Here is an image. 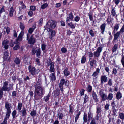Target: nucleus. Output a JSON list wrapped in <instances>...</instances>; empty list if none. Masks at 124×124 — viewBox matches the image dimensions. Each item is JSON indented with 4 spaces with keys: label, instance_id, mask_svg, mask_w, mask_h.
Listing matches in <instances>:
<instances>
[{
    "label": "nucleus",
    "instance_id": "obj_1",
    "mask_svg": "<svg viewBox=\"0 0 124 124\" xmlns=\"http://www.w3.org/2000/svg\"><path fill=\"white\" fill-rule=\"evenodd\" d=\"M35 95L34 97L36 100L40 99L44 95L45 93V88L42 85L41 83L38 81L34 86Z\"/></svg>",
    "mask_w": 124,
    "mask_h": 124
},
{
    "label": "nucleus",
    "instance_id": "obj_2",
    "mask_svg": "<svg viewBox=\"0 0 124 124\" xmlns=\"http://www.w3.org/2000/svg\"><path fill=\"white\" fill-rule=\"evenodd\" d=\"M56 26V23L52 20H49L44 26V30H46L48 31H50V29H54Z\"/></svg>",
    "mask_w": 124,
    "mask_h": 124
},
{
    "label": "nucleus",
    "instance_id": "obj_3",
    "mask_svg": "<svg viewBox=\"0 0 124 124\" xmlns=\"http://www.w3.org/2000/svg\"><path fill=\"white\" fill-rule=\"evenodd\" d=\"M8 82L5 81L4 82L3 85L2 87L0 89L3 91H6L8 92L10 90H13V85L11 84L9 85V86L8 87Z\"/></svg>",
    "mask_w": 124,
    "mask_h": 124
},
{
    "label": "nucleus",
    "instance_id": "obj_4",
    "mask_svg": "<svg viewBox=\"0 0 124 124\" xmlns=\"http://www.w3.org/2000/svg\"><path fill=\"white\" fill-rule=\"evenodd\" d=\"M29 72L32 75L34 76L39 72L40 70L39 69H36L35 68L31 65H30L28 67Z\"/></svg>",
    "mask_w": 124,
    "mask_h": 124
},
{
    "label": "nucleus",
    "instance_id": "obj_5",
    "mask_svg": "<svg viewBox=\"0 0 124 124\" xmlns=\"http://www.w3.org/2000/svg\"><path fill=\"white\" fill-rule=\"evenodd\" d=\"M30 35L28 34H27L26 39L28 40V43L31 45H33L35 43L36 40L33 37V35H31L30 38Z\"/></svg>",
    "mask_w": 124,
    "mask_h": 124
},
{
    "label": "nucleus",
    "instance_id": "obj_6",
    "mask_svg": "<svg viewBox=\"0 0 124 124\" xmlns=\"http://www.w3.org/2000/svg\"><path fill=\"white\" fill-rule=\"evenodd\" d=\"M99 95H100L101 99V102L104 101L107 99V94L103 91L101 90L99 93Z\"/></svg>",
    "mask_w": 124,
    "mask_h": 124
},
{
    "label": "nucleus",
    "instance_id": "obj_7",
    "mask_svg": "<svg viewBox=\"0 0 124 124\" xmlns=\"http://www.w3.org/2000/svg\"><path fill=\"white\" fill-rule=\"evenodd\" d=\"M102 47L100 46L97 49L96 51L93 53V56L94 57H98L100 55V53L102 50Z\"/></svg>",
    "mask_w": 124,
    "mask_h": 124
},
{
    "label": "nucleus",
    "instance_id": "obj_8",
    "mask_svg": "<svg viewBox=\"0 0 124 124\" xmlns=\"http://www.w3.org/2000/svg\"><path fill=\"white\" fill-rule=\"evenodd\" d=\"M67 82V81H65V79H62L60 80V82L59 84V87L62 92H63V86L64 84L65 85L67 86V85H66Z\"/></svg>",
    "mask_w": 124,
    "mask_h": 124
},
{
    "label": "nucleus",
    "instance_id": "obj_9",
    "mask_svg": "<svg viewBox=\"0 0 124 124\" xmlns=\"http://www.w3.org/2000/svg\"><path fill=\"white\" fill-rule=\"evenodd\" d=\"M47 66H50L49 69L50 72H54V63L50 61L47 62Z\"/></svg>",
    "mask_w": 124,
    "mask_h": 124
},
{
    "label": "nucleus",
    "instance_id": "obj_10",
    "mask_svg": "<svg viewBox=\"0 0 124 124\" xmlns=\"http://www.w3.org/2000/svg\"><path fill=\"white\" fill-rule=\"evenodd\" d=\"M111 105L112 107V109L113 112V114L114 115H116V113L117 110L116 109V108L117 107V106L115 105V101L113 100L111 102Z\"/></svg>",
    "mask_w": 124,
    "mask_h": 124
},
{
    "label": "nucleus",
    "instance_id": "obj_11",
    "mask_svg": "<svg viewBox=\"0 0 124 124\" xmlns=\"http://www.w3.org/2000/svg\"><path fill=\"white\" fill-rule=\"evenodd\" d=\"M24 34V32L23 31L21 32L16 41V43H18L22 40L23 36Z\"/></svg>",
    "mask_w": 124,
    "mask_h": 124
},
{
    "label": "nucleus",
    "instance_id": "obj_12",
    "mask_svg": "<svg viewBox=\"0 0 124 124\" xmlns=\"http://www.w3.org/2000/svg\"><path fill=\"white\" fill-rule=\"evenodd\" d=\"M9 42V41L6 39L4 40L2 42V45L5 49H7L8 48L9 46L8 44Z\"/></svg>",
    "mask_w": 124,
    "mask_h": 124
},
{
    "label": "nucleus",
    "instance_id": "obj_13",
    "mask_svg": "<svg viewBox=\"0 0 124 124\" xmlns=\"http://www.w3.org/2000/svg\"><path fill=\"white\" fill-rule=\"evenodd\" d=\"M92 95L93 97V99L97 103L98 102L99 100L97 98V95L96 94V93L93 90V91L92 92Z\"/></svg>",
    "mask_w": 124,
    "mask_h": 124
},
{
    "label": "nucleus",
    "instance_id": "obj_14",
    "mask_svg": "<svg viewBox=\"0 0 124 124\" xmlns=\"http://www.w3.org/2000/svg\"><path fill=\"white\" fill-rule=\"evenodd\" d=\"M101 84H103L104 82H107L108 78L105 75L101 76Z\"/></svg>",
    "mask_w": 124,
    "mask_h": 124
},
{
    "label": "nucleus",
    "instance_id": "obj_15",
    "mask_svg": "<svg viewBox=\"0 0 124 124\" xmlns=\"http://www.w3.org/2000/svg\"><path fill=\"white\" fill-rule=\"evenodd\" d=\"M97 111L96 113H97V115L96 116V118L97 117V120L98 119V114L100 113L101 111V106L100 105H98L97 106Z\"/></svg>",
    "mask_w": 124,
    "mask_h": 124
},
{
    "label": "nucleus",
    "instance_id": "obj_16",
    "mask_svg": "<svg viewBox=\"0 0 124 124\" xmlns=\"http://www.w3.org/2000/svg\"><path fill=\"white\" fill-rule=\"evenodd\" d=\"M60 90L59 89H56L55 90L53 93L54 94V97H56L59 96L60 94Z\"/></svg>",
    "mask_w": 124,
    "mask_h": 124
},
{
    "label": "nucleus",
    "instance_id": "obj_17",
    "mask_svg": "<svg viewBox=\"0 0 124 124\" xmlns=\"http://www.w3.org/2000/svg\"><path fill=\"white\" fill-rule=\"evenodd\" d=\"M15 12V11L14 9L13 6H12L10 9L9 11V15L10 17L13 16V14Z\"/></svg>",
    "mask_w": 124,
    "mask_h": 124
},
{
    "label": "nucleus",
    "instance_id": "obj_18",
    "mask_svg": "<svg viewBox=\"0 0 124 124\" xmlns=\"http://www.w3.org/2000/svg\"><path fill=\"white\" fill-rule=\"evenodd\" d=\"M87 115L88 118V121H90V120H92V119L93 118V114L90 111V110H89V111L87 113Z\"/></svg>",
    "mask_w": 124,
    "mask_h": 124
},
{
    "label": "nucleus",
    "instance_id": "obj_19",
    "mask_svg": "<svg viewBox=\"0 0 124 124\" xmlns=\"http://www.w3.org/2000/svg\"><path fill=\"white\" fill-rule=\"evenodd\" d=\"M73 16L71 13H70L69 14V17L67 18L66 21L67 22L70 21V20H72L73 19Z\"/></svg>",
    "mask_w": 124,
    "mask_h": 124
},
{
    "label": "nucleus",
    "instance_id": "obj_20",
    "mask_svg": "<svg viewBox=\"0 0 124 124\" xmlns=\"http://www.w3.org/2000/svg\"><path fill=\"white\" fill-rule=\"evenodd\" d=\"M122 97V94L120 91L118 92L116 94V97L117 100L121 99Z\"/></svg>",
    "mask_w": 124,
    "mask_h": 124
},
{
    "label": "nucleus",
    "instance_id": "obj_21",
    "mask_svg": "<svg viewBox=\"0 0 124 124\" xmlns=\"http://www.w3.org/2000/svg\"><path fill=\"white\" fill-rule=\"evenodd\" d=\"M49 32H50L51 34L49 37V38L52 39V37H54L55 35V31L53 30L50 29V31Z\"/></svg>",
    "mask_w": 124,
    "mask_h": 124
},
{
    "label": "nucleus",
    "instance_id": "obj_22",
    "mask_svg": "<svg viewBox=\"0 0 124 124\" xmlns=\"http://www.w3.org/2000/svg\"><path fill=\"white\" fill-rule=\"evenodd\" d=\"M120 34H121V33L119 31H118L114 35V40H116L120 36Z\"/></svg>",
    "mask_w": 124,
    "mask_h": 124
},
{
    "label": "nucleus",
    "instance_id": "obj_23",
    "mask_svg": "<svg viewBox=\"0 0 124 124\" xmlns=\"http://www.w3.org/2000/svg\"><path fill=\"white\" fill-rule=\"evenodd\" d=\"M106 24L105 23H104L101 24L100 26V28L101 30V33L103 34V32L105 31L106 26Z\"/></svg>",
    "mask_w": 124,
    "mask_h": 124
},
{
    "label": "nucleus",
    "instance_id": "obj_24",
    "mask_svg": "<svg viewBox=\"0 0 124 124\" xmlns=\"http://www.w3.org/2000/svg\"><path fill=\"white\" fill-rule=\"evenodd\" d=\"M113 20V18L111 17V16H108L106 22H107V23L109 24L110 23H112V21Z\"/></svg>",
    "mask_w": 124,
    "mask_h": 124
},
{
    "label": "nucleus",
    "instance_id": "obj_25",
    "mask_svg": "<svg viewBox=\"0 0 124 124\" xmlns=\"http://www.w3.org/2000/svg\"><path fill=\"white\" fill-rule=\"evenodd\" d=\"M70 110L69 111V113L72 114L74 111V106H73L71 105H70L69 106Z\"/></svg>",
    "mask_w": 124,
    "mask_h": 124
},
{
    "label": "nucleus",
    "instance_id": "obj_26",
    "mask_svg": "<svg viewBox=\"0 0 124 124\" xmlns=\"http://www.w3.org/2000/svg\"><path fill=\"white\" fill-rule=\"evenodd\" d=\"M64 116L63 113L61 112H58L57 113V117L60 120L62 119Z\"/></svg>",
    "mask_w": 124,
    "mask_h": 124
},
{
    "label": "nucleus",
    "instance_id": "obj_27",
    "mask_svg": "<svg viewBox=\"0 0 124 124\" xmlns=\"http://www.w3.org/2000/svg\"><path fill=\"white\" fill-rule=\"evenodd\" d=\"M95 60L94 59H92L91 58H89V62H90V65L92 67H93L94 64V62H96Z\"/></svg>",
    "mask_w": 124,
    "mask_h": 124
},
{
    "label": "nucleus",
    "instance_id": "obj_28",
    "mask_svg": "<svg viewBox=\"0 0 124 124\" xmlns=\"http://www.w3.org/2000/svg\"><path fill=\"white\" fill-rule=\"evenodd\" d=\"M64 75L65 76H67L70 74V72L69 71L68 69H66L63 71Z\"/></svg>",
    "mask_w": 124,
    "mask_h": 124
},
{
    "label": "nucleus",
    "instance_id": "obj_29",
    "mask_svg": "<svg viewBox=\"0 0 124 124\" xmlns=\"http://www.w3.org/2000/svg\"><path fill=\"white\" fill-rule=\"evenodd\" d=\"M19 112L22 113V116H25L27 114L25 108H23L22 110H21L20 112Z\"/></svg>",
    "mask_w": 124,
    "mask_h": 124
},
{
    "label": "nucleus",
    "instance_id": "obj_30",
    "mask_svg": "<svg viewBox=\"0 0 124 124\" xmlns=\"http://www.w3.org/2000/svg\"><path fill=\"white\" fill-rule=\"evenodd\" d=\"M83 119L84 122L86 123L87 121V116L86 113H84L83 115Z\"/></svg>",
    "mask_w": 124,
    "mask_h": 124
},
{
    "label": "nucleus",
    "instance_id": "obj_31",
    "mask_svg": "<svg viewBox=\"0 0 124 124\" xmlns=\"http://www.w3.org/2000/svg\"><path fill=\"white\" fill-rule=\"evenodd\" d=\"M22 106V104L20 102L18 103L17 107V109L18 110V112H21Z\"/></svg>",
    "mask_w": 124,
    "mask_h": 124
},
{
    "label": "nucleus",
    "instance_id": "obj_32",
    "mask_svg": "<svg viewBox=\"0 0 124 124\" xmlns=\"http://www.w3.org/2000/svg\"><path fill=\"white\" fill-rule=\"evenodd\" d=\"M50 77V79L52 81L55 80L56 79L55 75L54 73H52Z\"/></svg>",
    "mask_w": 124,
    "mask_h": 124
},
{
    "label": "nucleus",
    "instance_id": "obj_33",
    "mask_svg": "<svg viewBox=\"0 0 124 124\" xmlns=\"http://www.w3.org/2000/svg\"><path fill=\"white\" fill-rule=\"evenodd\" d=\"M113 94L111 93H109L107 96V99H108L109 100H111L113 98Z\"/></svg>",
    "mask_w": 124,
    "mask_h": 124
},
{
    "label": "nucleus",
    "instance_id": "obj_34",
    "mask_svg": "<svg viewBox=\"0 0 124 124\" xmlns=\"http://www.w3.org/2000/svg\"><path fill=\"white\" fill-rule=\"evenodd\" d=\"M118 117L122 120H124V113H120L119 114Z\"/></svg>",
    "mask_w": 124,
    "mask_h": 124
},
{
    "label": "nucleus",
    "instance_id": "obj_35",
    "mask_svg": "<svg viewBox=\"0 0 124 124\" xmlns=\"http://www.w3.org/2000/svg\"><path fill=\"white\" fill-rule=\"evenodd\" d=\"M119 28V24H118L116 23V24L114 27V30L113 31V32L115 33V30L116 31H117Z\"/></svg>",
    "mask_w": 124,
    "mask_h": 124
},
{
    "label": "nucleus",
    "instance_id": "obj_36",
    "mask_svg": "<svg viewBox=\"0 0 124 124\" xmlns=\"http://www.w3.org/2000/svg\"><path fill=\"white\" fill-rule=\"evenodd\" d=\"M41 53V51L40 48L38 49L36 51V55L38 57H39Z\"/></svg>",
    "mask_w": 124,
    "mask_h": 124
},
{
    "label": "nucleus",
    "instance_id": "obj_37",
    "mask_svg": "<svg viewBox=\"0 0 124 124\" xmlns=\"http://www.w3.org/2000/svg\"><path fill=\"white\" fill-rule=\"evenodd\" d=\"M50 95V94L49 93L47 96H45L44 98V100L46 102L48 101L49 100Z\"/></svg>",
    "mask_w": 124,
    "mask_h": 124
},
{
    "label": "nucleus",
    "instance_id": "obj_38",
    "mask_svg": "<svg viewBox=\"0 0 124 124\" xmlns=\"http://www.w3.org/2000/svg\"><path fill=\"white\" fill-rule=\"evenodd\" d=\"M8 53L7 51L5 52L3 56L4 59V60H6L8 58Z\"/></svg>",
    "mask_w": 124,
    "mask_h": 124
},
{
    "label": "nucleus",
    "instance_id": "obj_39",
    "mask_svg": "<svg viewBox=\"0 0 124 124\" xmlns=\"http://www.w3.org/2000/svg\"><path fill=\"white\" fill-rule=\"evenodd\" d=\"M118 47V45L117 44H115L113 47L112 51L114 52L116 51Z\"/></svg>",
    "mask_w": 124,
    "mask_h": 124
},
{
    "label": "nucleus",
    "instance_id": "obj_40",
    "mask_svg": "<svg viewBox=\"0 0 124 124\" xmlns=\"http://www.w3.org/2000/svg\"><path fill=\"white\" fill-rule=\"evenodd\" d=\"M14 62L17 64H19L20 63L19 59L16 57L15 60Z\"/></svg>",
    "mask_w": 124,
    "mask_h": 124
},
{
    "label": "nucleus",
    "instance_id": "obj_41",
    "mask_svg": "<svg viewBox=\"0 0 124 124\" xmlns=\"http://www.w3.org/2000/svg\"><path fill=\"white\" fill-rule=\"evenodd\" d=\"M31 115L33 117L35 116L36 114V111L33 110L31 111L30 113Z\"/></svg>",
    "mask_w": 124,
    "mask_h": 124
},
{
    "label": "nucleus",
    "instance_id": "obj_42",
    "mask_svg": "<svg viewBox=\"0 0 124 124\" xmlns=\"http://www.w3.org/2000/svg\"><path fill=\"white\" fill-rule=\"evenodd\" d=\"M20 3L21 6L19 7V9H21L26 8V7L23 4V2H21Z\"/></svg>",
    "mask_w": 124,
    "mask_h": 124
},
{
    "label": "nucleus",
    "instance_id": "obj_43",
    "mask_svg": "<svg viewBox=\"0 0 124 124\" xmlns=\"http://www.w3.org/2000/svg\"><path fill=\"white\" fill-rule=\"evenodd\" d=\"M108 84L109 86H111L112 85V80L111 79L109 78V79L108 82Z\"/></svg>",
    "mask_w": 124,
    "mask_h": 124
},
{
    "label": "nucleus",
    "instance_id": "obj_44",
    "mask_svg": "<svg viewBox=\"0 0 124 124\" xmlns=\"http://www.w3.org/2000/svg\"><path fill=\"white\" fill-rule=\"evenodd\" d=\"M80 114V112H79L76 115L75 118V122L76 123L78 119L79 118V116Z\"/></svg>",
    "mask_w": 124,
    "mask_h": 124
},
{
    "label": "nucleus",
    "instance_id": "obj_45",
    "mask_svg": "<svg viewBox=\"0 0 124 124\" xmlns=\"http://www.w3.org/2000/svg\"><path fill=\"white\" fill-rule=\"evenodd\" d=\"M48 6V4L47 3H44L41 6V9H44L46 8Z\"/></svg>",
    "mask_w": 124,
    "mask_h": 124
},
{
    "label": "nucleus",
    "instance_id": "obj_46",
    "mask_svg": "<svg viewBox=\"0 0 124 124\" xmlns=\"http://www.w3.org/2000/svg\"><path fill=\"white\" fill-rule=\"evenodd\" d=\"M35 27H34V28H30L28 30L29 32L31 34L33 31L35 29Z\"/></svg>",
    "mask_w": 124,
    "mask_h": 124
},
{
    "label": "nucleus",
    "instance_id": "obj_47",
    "mask_svg": "<svg viewBox=\"0 0 124 124\" xmlns=\"http://www.w3.org/2000/svg\"><path fill=\"white\" fill-rule=\"evenodd\" d=\"M88 100V97L86 94H85V97L84 99V103H86Z\"/></svg>",
    "mask_w": 124,
    "mask_h": 124
},
{
    "label": "nucleus",
    "instance_id": "obj_48",
    "mask_svg": "<svg viewBox=\"0 0 124 124\" xmlns=\"http://www.w3.org/2000/svg\"><path fill=\"white\" fill-rule=\"evenodd\" d=\"M111 12V15L113 16H115L116 14V12L115 11L114 8H112V9Z\"/></svg>",
    "mask_w": 124,
    "mask_h": 124
},
{
    "label": "nucleus",
    "instance_id": "obj_49",
    "mask_svg": "<svg viewBox=\"0 0 124 124\" xmlns=\"http://www.w3.org/2000/svg\"><path fill=\"white\" fill-rule=\"evenodd\" d=\"M16 110H14L13 111L12 113V116L13 118V119L14 118L16 117Z\"/></svg>",
    "mask_w": 124,
    "mask_h": 124
},
{
    "label": "nucleus",
    "instance_id": "obj_50",
    "mask_svg": "<svg viewBox=\"0 0 124 124\" xmlns=\"http://www.w3.org/2000/svg\"><path fill=\"white\" fill-rule=\"evenodd\" d=\"M87 90L89 92H91L92 90V87L90 85H88L87 87Z\"/></svg>",
    "mask_w": 124,
    "mask_h": 124
},
{
    "label": "nucleus",
    "instance_id": "obj_51",
    "mask_svg": "<svg viewBox=\"0 0 124 124\" xmlns=\"http://www.w3.org/2000/svg\"><path fill=\"white\" fill-rule=\"evenodd\" d=\"M86 60V57L84 56H83L81 59V63H84Z\"/></svg>",
    "mask_w": 124,
    "mask_h": 124
},
{
    "label": "nucleus",
    "instance_id": "obj_52",
    "mask_svg": "<svg viewBox=\"0 0 124 124\" xmlns=\"http://www.w3.org/2000/svg\"><path fill=\"white\" fill-rule=\"evenodd\" d=\"M68 25L71 28L74 29L75 28V26L72 22H71L68 23Z\"/></svg>",
    "mask_w": 124,
    "mask_h": 124
},
{
    "label": "nucleus",
    "instance_id": "obj_53",
    "mask_svg": "<svg viewBox=\"0 0 124 124\" xmlns=\"http://www.w3.org/2000/svg\"><path fill=\"white\" fill-rule=\"evenodd\" d=\"M90 124H97V123H96V120L94 118H93L91 121Z\"/></svg>",
    "mask_w": 124,
    "mask_h": 124
},
{
    "label": "nucleus",
    "instance_id": "obj_54",
    "mask_svg": "<svg viewBox=\"0 0 124 124\" xmlns=\"http://www.w3.org/2000/svg\"><path fill=\"white\" fill-rule=\"evenodd\" d=\"M121 34H122L124 32V24L122 26L120 31H119Z\"/></svg>",
    "mask_w": 124,
    "mask_h": 124
},
{
    "label": "nucleus",
    "instance_id": "obj_55",
    "mask_svg": "<svg viewBox=\"0 0 124 124\" xmlns=\"http://www.w3.org/2000/svg\"><path fill=\"white\" fill-rule=\"evenodd\" d=\"M88 16L89 17V19L90 21H93L92 14L91 13H89Z\"/></svg>",
    "mask_w": 124,
    "mask_h": 124
},
{
    "label": "nucleus",
    "instance_id": "obj_56",
    "mask_svg": "<svg viewBox=\"0 0 124 124\" xmlns=\"http://www.w3.org/2000/svg\"><path fill=\"white\" fill-rule=\"evenodd\" d=\"M46 45L44 44H42L41 45V49L42 50L44 51L46 49Z\"/></svg>",
    "mask_w": 124,
    "mask_h": 124
},
{
    "label": "nucleus",
    "instance_id": "obj_57",
    "mask_svg": "<svg viewBox=\"0 0 124 124\" xmlns=\"http://www.w3.org/2000/svg\"><path fill=\"white\" fill-rule=\"evenodd\" d=\"M3 91L0 89V100L3 97Z\"/></svg>",
    "mask_w": 124,
    "mask_h": 124
},
{
    "label": "nucleus",
    "instance_id": "obj_58",
    "mask_svg": "<svg viewBox=\"0 0 124 124\" xmlns=\"http://www.w3.org/2000/svg\"><path fill=\"white\" fill-rule=\"evenodd\" d=\"M56 62L58 64H59L61 63V59L59 57L57 58V59L56 61Z\"/></svg>",
    "mask_w": 124,
    "mask_h": 124
},
{
    "label": "nucleus",
    "instance_id": "obj_59",
    "mask_svg": "<svg viewBox=\"0 0 124 124\" xmlns=\"http://www.w3.org/2000/svg\"><path fill=\"white\" fill-rule=\"evenodd\" d=\"M89 33L90 34V35L92 37H93L94 36V33L93 31L92 30H90L89 31Z\"/></svg>",
    "mask_w": 124,
    "mask_h": 124
},
{
    "label": "nucleus",
    "instance_id": "obj_60",
    "mask_svg": "<svg viewBox=\"0 0 124 124\" xmlns=\"http://www.w3.org/2000/svg\"><path fill=\"white\" fill-rule=\"evenodd\" d=\"M19 48V45L18 44L16 45L13 48L14 50H16L18 49Z\"/></svg>",
    "mask_w": 124,
    "mask_h": 124
},
{
    "label": "nucleus",
    "instance_id": "obj_61",
    "mask_svg": "<svg viewBox=\"0 0 124 124\" xmlns=\"http://www.w3.org/2000/svg\"><path fill=\"white\" fill-rule=\"evenodd\" d=\"M20 28L22 30H23L24 28V24L21 22H20Z\"/></svg>",
    "mask_w": 124,
    "mask_h": 124
},
{
    "label": "nucleus",
    "instance_id": "obj_62",
    "mask_svg": "<svg viewBox=\"0 0 124 124\" xmlns=\"http://www.w3.org/2000/svg\"><path fill=\"white\" fill-rule=\"evenodd\" d=\"M121 62L123 67L124 68V56H122V59H121Z\"/></svg>",
    "mask_w": 124,
    "mask_h": 124
},
{
    "label": "nucleus",
    "instance_id": "obj_63",
    "mask_svg": "<svg viewBox=\"0 0 124 124\" xmlns=\"http://www.w3.org/2000/svg\"><path fill=\"white\" fill-rule=\"evenodd\" d=\"M109 104H106L104 107L105 108L106 110H107L109 109Z\"/></svg>",
    "mask_w": 124,
    "mask_h": 124
},
{
    "label": "nucleus",
    "instance_id": "obj_64",
    "mask_svg": "<svg viewBox=\"0 0 124 124\" xmlns=\"http://www.w3.org/2000/svg\"><path fill=\"white\" fill-rule=\"evenodd\" d=\"M80 19V17L78 16H77L74 18V21L76 22L79 21Z\"/></svg>",
    "mask_w": 124,
    "mask_h": 124
}]
</instances>
